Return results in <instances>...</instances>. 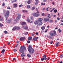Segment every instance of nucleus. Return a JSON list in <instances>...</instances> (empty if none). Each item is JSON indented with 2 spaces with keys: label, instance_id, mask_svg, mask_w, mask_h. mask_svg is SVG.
<instances>
[{
  "label": "nucleus",
  "instance_id": "bb28decb",
  "mask_svg": "<svg viewBox=\"0 0 63 63\" xmlns=\"http://www.w3.org/2000/svg\"><path fill=\"white\" fill-rule=\"evenodd\" d=\"M53 32H54V34L55 35H56V31H55L54 30L53 31Z\"/></svg>",
  "mask_w": 63,
  "mask_h": 63
},
{
  "label": "nucleus",
  "instance_id": "79ce46f5",
  "mask_svg": "<svg viewBox=\"0 0 63 63\" xmlns=\"http://www.w3.org/2000/svg\"><path fill=\"white\" fill-rule=\"evenodd\" d=\"M47 0H43V2H46Z\"/></svg>",
  "mask_w": 63,
  "mask_h": 63
},
{
  "label": "nucleus",
  "instance_id": "b1692460",
  "mask_svg": "<svg viewBox=\"0 0 63 63\" xmlns=\"http://www.w3.org/2000/svg\"><path fill=\"white\" fill-rule=\"evenodd\" d=\"M56 44H56V47H57V46H58L59 45V42H57L56 43Z\"/></svg>",
  "mask_w": 63,
  "mask_h": 63
},
{
  "label": "nucleus",
  "instance_id": "4be33fe9",
  "mask_svg": "<svg viewBox=\"0 0 63 63\" xmlns=\"http://www.w3.org/2000/svg\"><path fill=\"white\" fill-rule=\"evenodd\" d=\"M27 3L28 4H30L31 3V1H30V0H28V1Z\"/></svg>",
  "mask_w": 63,
  "mask_h": 63
},
{
  "label": "nucleus",
  "instance_id": "7c9ffc66",
  "mask_svg": "<svg viewBox=\"0 0 63 63\" xmlns=\"http://www.w3.org/2000/svg\"><path fill=\"white\" fill-rule=\"evenodd\" d=\"M48 38H49V39H53V37H51L50 36H49Z\"/></svg>",
  "mask_w": 63,
  "mask_h": 63
},
{
  "label": "nucleus",
  "instance_id": "a878e982",
  "mask_svg": "<svg viewBox=\"0 0 63 63\" xmlns=\"http://www.w3.org/2000/svg\"><path fill=\"white\" fill-rule=\"evenodd\" d=\"M3 19V18L1 16H0V20L1 21Z\"/></svg>",
  "mask_w": 63,
  "mask_h": 63
},
{
  "label": "nucleus",
  "instance_id": "72a5a7b5",
  "mask_svg": "<svg viewBox=\"0 0 63 63\" xmlns=\"http://www.w3.org/2000/svg\"><path fill=\"white\" fill-rule=\"evenodd\" d=\"M3 26V24H1L0 23V27H2Z\"/></svg>",
  "mask_w": 63,
  "mask_h": 63
},
{
  "label": "nucleus",
  "instance_id": "e433bc0d",
  "mask_svg": "<svg viewBox=\"0 0 63 63\" xmlns=\"http://www.w3.org/2000/svg\"><path fill=\"white\" fill-rule=\"evenodd\" d=\"M48 16L49 17V18H51V17L50 16V14H48Z\"/></svg>",
  "mask_w": 63,
  "mask_h": 63
},
{
  "label": "nucleus",
  "instance_id": "473e14b6",
  "mask_svg": "<svg viewBox=\"0 0 63 63\" xmlns=\"http://www.w3.org/2000/svg\"><path fill=\"white\" fill-rule=\"evenodd\" d=\"M57 12V10L56 9H55L54 10V13H56Z\"/></svg>",
  "mask_w": 63,
  "mask_h": 63
},
{
  "label": "nucleus",
  "instance_id": "8fccbe9b",
  "mask_svg": "<svg viewBox=\"0 0 63 63\" xmlns=\"http://www.w3.org/2000/svg\"><path fill=\"white\" fill-rule=\"evenodd\" d=\"M45 15V14L44 13H42V16H44Z\"/></svg>",
  "mask_w": 63,
  "mask_h": 63
},
{
  "label": "nucleus",
  "instance_id": "603ef678",
  "mask_svg": "<svg viewBox=\"0 0 63 63\" xmlns=\"http://www.w3.org/2000/svg\"><path fill=\"white\" fill-rule=\"evenodd\" d=\"M52 43H53V41H52L50 42L51 44H52Z\"/></svg>",
  "mask_w": 63,
  "mask_h": 63
},
{
  "label": "nucleus",
  "instance_id": "9d476101",
  "mask_svg": "<svg viewBox=\"0 0 63 63\" xmlns=\"http://www.w3.org/2000/svg\"><path fill=\"white\" fill-rule=\"evenodd\" d=\"M13 5L14 8H17V4H13Z\"/></svg>",
  "mask_w": 63,
  "mask_h": 63
},
{
  "label": "nucleus",
  "instance_id": "aec40b11",
  "mask_svg": "<svg viewBox=\"0 0 63 63\" xmlns=\"http://www.w3.org/2000/svg\"><path fill=\"white\" fill-rule=\"evenodd\" d=\"M49 21V22H50V23H52V22H53V21L52 19H51V20H50Z\"/></svg>",
  "mask_w": 63,
  "mask_h": 63
},
{
  "label": "nucleus",
  "instance_id": "cd10ccee",
  "mask_svg": "<svg viewBox=\"0 0 63 63\" xmlns=\"http://www.w3.org/2000/svg\"><path fill=\"white\" fill-rule=\"evenodd\" d=\"M45 29V27H41V29L42 30H44Z\"/></svg>",
  "mask_w": 63,
  "mask_h": 63
},
{
  "label": "nucleus",
  "instance_id": "58836bf2",
  "mask_svg": "<svg viewBox=\"0 0 63 63\" xmlns=\"http://www.w3.org/2000/svg\"><path fill=\"white\" fill-rule=\"evenodd\" d=\"M63 57V55H61L60 56V57L61 58H62Z\"/></svg>",
  "mask_w": 63,
  "mask_h": 63
},
{
  "label": "nucleus",
  "instance_id": "13d9d810",
  "mask_svg": "<svg viewBox=\"0 0 63 63\" xmlns=\"http://www.w3.org/2000/svg\"><path fill=\"white\" fill-rule=\"evenodd\" d=\"M47 60H49V59H50V58L49 57H48L47 58Z\"/></svg>",
  "mask_w": 63,
  "mask_h": 63
},
{
  "label": "nucleus",
  "instance_id": "9b49d317",
  "mask_svg": "<svg viewBox=\"0 0 63 63\" xmlns=\"http://www.w3.org/2000/svg\"><path fill=\"white\" fill-rule=\"evenodd\" d=\"M12 21V19H11L8 20H7V22L8 23H10V22H11V21Z\"/></svg>",
  "mask_w": 63,
  "mask_h": 63
},
{
  "label": "nucleus",
  "instance_id": "f704fd0d",
  "mask_svg": "<svg viewBox=\"0 0 63 63\" xmlns=\"http://www.w3.org/2000/svg\"><path fill=\"white\" fill-rule=\"evenodd\" d=\"M58 31L60 32H61V30H60V29H58Z\"/></svg>",
  "mask_w": 63,
  "mask_h": 63
},
{
  "label": "nucleus",
  "instance_id": "3c124183",
  "mask_svg": "<svg viewBox=\"0 0 63 63\" xmlns=\"http://www.w3.org/2000/svg\"><path fill=\"white\" fill-rule=\"evenodd\" d=\"M52 4H53V5H54V2H52Z\"/></svg>",
  "mask_w": 63,
  "mask_h": 63
},
{
  "label": "nucleus",
  "instance_id": "2f4dec72",
  "mask_svg": "<svg viewBox=\"0 0 63 63\" xmlns=\"http://www.w3.org/2000/svg\"><path fill=\"white\" fill-rule=\"evenodd\" d=\"M41 5H46V3H41Z\"/></svg>",
  "mask_w": 63,
  "mask_h": 63
},
{
  "label": "nucleus",
  "instance_id": "c9c22d12",
  "mask_svg": "<svg viewBox=\"0 0 63 63\" xmlns=\"http://www.w3.org/2000/svg\"><path fill=\"white\" fill-rule=\"evenodd\" d=\"M27 7L29 9V8H30V6L29 5H27Z\"/></svg>",
  "mask_w": 63,
  "mask_h": 63
},
{
  "label": "nucleus",
  "instance_id": "a19ab883",
  "mask_svg": "<svg viewBox=\"0 0 63 63\" xmlns=\"http://www.w3.org/2000/svg\"><path fill=\"white\" fill-rule=\"evenodd\" d=\"M27 21H28L29 22H30V19H27Z\"/></svg>",
  "mask_w": 63,
  "mask_h": 63
},
{
  "label": "nucleus",
  "instance_id": "f257e3e1",
  "mask_svg": "<svg viewBox=\"0 0 63 63\" xmlns=\"http://www.w3.org/2000/svg\"><path fill=\"white\" fill-rule=\"evenodd\" d=\"M28 50L30 54H32L34 52V49L33 48H32L31 46H29L28 47Z\"/></svg>",
  "mask_w": 63,
  "mask_h": 63
},
{
  "label": "nucleus",
  "instance_id": "20e7f679",
  "mask_svg": "<svg viewBox=\"0 0 63 63\" xmlns=\"http://www.w3.org/2000/svg\"><path fill=\"white\" fill-rule=\"evenodd\" d=\"M9 14L10 12L9 11H7L5 14H4V16L6 18V20L8 19V17Z\"/></svg>",
  "mask_w": 63,
  "mask_h": 63
},
{
  "label": "nucleus",
  "instance_id": "423d86ee",
  "mask_svg": "<svg viewBox=\"0 0 63 63\" xmlns=\"http://www.w3.org/2000/svg\"><path fill=\"white\" fill-rule=\"evenodd\" d=\"M49 19L45 18L44 19V22H48L49 21Z\"/></svg>",
  "mask_w": 63,
  "mask_h": 63
},
{
  "label": "nucleus",
  "instance_id": "338daca9",
  "mask_svg": "<svg viewBox=\"0 0 63 63\" xmlns=\"http://www.w3.org/2000/svg\"><path fill=\"white\" fill-rule=\"evenodd\" d=\"M53 16H54V17H56V15H53Z\"/></svg>",
  "mask_w": 63,
  "mask_h": 63
},
{
  "label": "nucleus",
  "instance_id": "f8f14e48",
  "mask_svg": "<svg viewBox=\"0 0 63 63\" xmlns=\"http://www.w3.org/2000/svg\"><path fill=\"white\" fill-rule=\"evenodd\" d=\"M17 30L16 27L15 26L14 27L12 30L13 31H15Z\"/></svg>",
  "mask_w": 63,
  "mask_h": 63
},
{
  "label": "nucleus",
  "instance_id": "774afa93",
  "mask_svg": "<svg viewBox=\"0 0 63 63\" xmlns=\"http://www.w3.org/2000/svg\"><path fill=\"white\" fill-rule=\"evenodd\" d=\"M63 63V62L62 61H61L59 63Z\"/></svg>",
  "mask_w": 63,
  "mask_h": 63
},
{
  "label": "nucleus",
  "instance_id": "6e6552de",
  "mask_svg": "<svg viewBox=\"0 0 63 63\" xmlns=\"http://www.w3.org/2000/svg\"><path fill=\"white\" fill-rule=\"evenodd\" d=\"M38 38H39L38 37H34L33 39L34 41H37V40H38Z\"/></svg>",
  "mask_w": 63,
  "mask_h": 63
},
{
  "label": "nucleus",
  "instance_id": "f03ea898",
  "mask_svg": "<svg viewBox=\"0 0 63 63\" xmlns=\"http://www.w3.org/2000/svg\"><path fill=\"white\" fill-rule=\"evenodd\" d=\"M24 50H26V48L25 46H21L20 49L19 50V51L21 53H23L24 52Z\"/></svg>",
  "mask_w": 63,
  "mask_h": 63
},
{
  "label": "nucleus",
  "instance_id": "412c9836",
  "mask_svg": "<svg viewBox=\"0 0 63 63\" xmlns=\"http://www.w3.org/2000/svg\"><path fill=\"white\" fill-rule=\"evenodd\" d=\"M17 30H18L20 29V28L19 27H16Z\"/></svg>",
  "mask_w": 63,
  "mask_h": 63
},
{
  "label": "nucleus",
  "instance_id": "ddd939ff",
  "mask_svg": "<svg viewBox=\"0 0 63 63\" xmlns=\"http://www.w3.org/2000/svg\"><path fill=\"white\" fill-rule=\"evenodd\" d=\"M20 16L19 15H18L17 17V18H16V19L17 20H19V19H20Z\"/></svg>",
  "mask_w": 63,
  "mask_h": 63
},
{
  "label": "nucleus",
  "instance_id": "4d7b16f0",
  "mask_svg": "<svg viewBox=\"0 0 63 63\" xmlns=\"http://www.w3.org/2000/svg\"><path fill=\"white\" fill-rule=\"evenodd\" d=\"M57 20H60V18H59L57 17Z\"/></svg>",
  "mask_w": 63,
  "mask_h": 63
},
{
  "label": "nucleus",
  "instance_id": "6e6d98bb",
  "mask_svg": "<svg viewBox=\"0 0 63 63\" xmlns=\"http://www.w3.org/2000/svg\"><path fill=\"white\" fill-rule=\"evenodd\" d=\"M60 25H63V23H61V24H60Z\"/></svg>",
  "mask_w": 63,
  "mask_h": 63
},
{
  "label": "nucleus",
  "instance_id": "2eb2a0df",
  "mask_svg": "<svg viewBox=\"0 0 63 63\" xmlns=\"http://www.w3.org/2000/svg\"><path fill=\"white\" fill-rule=\"evenodd\" d=\"M24 40V38L23 37H22L20 39V41H23Z\"/></svg>",
  "mask_w": 63,
  "mask_h": 63
},
{
  "label": "nucleus",
  "instance_id": "f3484780",
  "mask_svg": "<svg viewBox=\"0 0 63 63\" xmlns=\"http://www.w3.org/2000/svg\"><path fill=\"white\" fill-rule=\"evenodd\" d=\"M50 35V36H55V35H54V33H49Z\"/></svg>",
  "mask_w": 63,
  "mask_h": 63
},
{
  "label": "nucleus",
  "instance_id": "c85d7f7f",
  "mask_svg": "<svg viewBox=\"0 0 63 63\" xmlns=\"http://www.w3.org/2000/svg\"><path fill=\"white\" fill-rule=\"evenodd\" d=\"M35 8H36V7H33L32 8V10H34V9H35Z\"/></svg>",
  "mask_w": 63,
  "mask_h": 63
},
{
  "label": "nucleus",
  "instance_id": "7ed1b4c3",
  "mask_svg": "<svg viewBox=\"0 0 63 63\" xmlns=\"http://www.w3.org/2000/svg\"><path fill=\"white\" fill-rule=\"evenodd\" d=\"M37 14L35 12L33 13L32 14L33 16H34V17H38V16H40V14H39V13H40L39 12L37 11Z\"/></svg>",
  "mask_w": 63,
  "mask_h": 63
},
{
  "label": "nucleus",
  "instance_id": "de8ad7c7",
  "mask_svg": "<svg viewBox=\"0 0 63 63\" xmlns=\"http://www.w3.org/2000/svg\"><path fill=\"white\" fill-rule=\"evenodd\" d=\"M48 7H47L46 9V11H48Z\"/></svg>",
  "mask_w": 63,
  "mask_h": 63
},
{
  "label": "nucleus",
  "instance_id": "dca6fc26",
  "mask_svg": "<svg viewBox=\"0 0 63 63\" xmlns=\"http://www.w3.org/2000/svg\"><path fill=\"white\" fill-rule=\"evenodd\" d=\"M5 50H4V49H3L2 50L1 52V53H2L3 54L5 52Z\"/></svg>",
  "mask_w": 63,
  "mask_h": 63
},
{
  "label": "nucleus",
  "instance_id": "a18cd8bd",
  "mask_svg": "<svg viewBox=\"0 0 63 63\" xmlns=\"http://www.w3.org/2000/svg\"><path fill=\"white\" fill-rule=\"evenodd\" d=\"M2 6H5V3L3 2L2 4Z\"/></svg>",
  "mask_w": 63,
  "mask_h": 63
},
{
  "label": "nucleus",
  "instance_id": "69168bd1",
  "mask_svg": "<svg viewBox=\"0 0 63 63\" xmlns=\"http://www.w3.org/2000/svg\"><path fill=\"white\" fill-rule=\"evenodd\" d=\"M47 30L46 31H45V32L46 33L47 32Z\"/></svg>",
  "mask_w": 63,
  "mask_h": 63
},
{
  "label": "nucleus",
  "instance_id": "0e129e2a",
  "mask_svg": "<svg viewBox=\"0 0 63 63\" xmlns=\"http://www.w3.org/2000/svg\"><path fill=\"white\" fill-rule=\"evenodd\" d=\"M3 12L4 13H5V12H6V11L3 10Z\"/></svg>",
  "mask_w": 63,
  "mask_h": 63
},
{
  "label": "nucleus",
  "instance_id": "680f3d73",
  "mask_svg": "<svg viewBox=\"0 0 63 63\" xmlns=\"http://www.w3.org/2000/svg\"><path fill=\"white\" fill-rule=\"evenodd\" d=\"M13 60H16V58H13Z\"/></svg>",
  "mask_w": 63,
  "mask_h": 63
},
{
  "label": "nucleus",
  "instance_id": "c756f323",
  "mask_svg": "<svg viewBox=\"0 0 63 63\" xmlns=\"http://www.w3.org/2000/svg\"><path fill=\"white\" fill-rule=\"evenodd\" d=\"M21 56L22 57H23V56H25V55H24V53H22L21 55Z\"/></svg>",
  "mask_w": 63,
  "mask_h": 63
},
{
  "label": "nucleus",
  "instance_id": "bf43d9fd",
  "mask_svg": "<svg viewBox=\"0 0 63 63\" xmlns=\"http://www.w3.org/2000/svg\"><path fill=\"white\" fill-rule=\"evenodd\" d=\"M55 9V8H52V11H54V10Z\"/></svg>",
  "mask_w": 63,
  "mask_h": 63
},
{
  "label": "nucleus",
  "instance_id": "49530a36",
  "mask_svg": "<svg viewBox=\"0 0 63 63\" xmlns=\"http://www.w3.org/2000/svg\"><path fill=\"white\" fill-rule=\"evenodd\" d=\"M14 52H16V51H17V50H16V49H14L13 50Z\"/></svg>",
  "mask_w": 63,
  "mask_h": 63
},
{
  "label": "nucleus",
  "instance_id": "6ab92c4d",
  "mask_svg": "<svg viewBox=\"0 0 63 63\" xmlns=\"http://www.w3.org/2000/svg\"><path fill=\"white\" fill-rule=\"evenodd\" d=\"M38 23H39V22L38 21H35V22H34V23L35 24H38Z\"/></svg>",
  "mask_w": 63,
  "mask_h": 63
},
{
  "label": "nucleus",
  "instance_id": "ea45409f",
  "mask_svg": "<svg viewBox=\"0 0 63 63\" xmlns=\"http://www.w3.org/2000/svg\"><path fill=\"white\" fill-rule=\"evenodd\" d=\"M4 32L5 34H7V33H8V32H7L6 31H4Z\"/></svg>",
  "mask_w": 63,
  "mask_h": 63
},
{
  "label": "nucleus",
  "instance_id": "4c0bfd02",
  "mask_svg": "<svg viewBox=\"0 0 63 63\" xmlns=\"http://www.w3.org/2000/svg\"><path fill=\"white\" fill-rule=\"evenodd\" d=\"M41 61H44V60H45V59H44V58H41Z\"/></svg>",
  "mask_w": 63,
  "mask_h": 63
},
{
  "label": "nucleus",
  "instance_id": "4468645a",
  "mask_svg": "<svg viewBox=\"0 0 63 63\" xmlns=\"http://www.w3.org/2000/svg\"><path fill=\"white\" fill-rule=\"evenodd\" d=\"M46 55H45L43 56V58L45 59V60H47V58L46 57Z\"/></svg>",
  "mask_w": 63,
  "mask_h": 63
},
{
  "label": "nucleus",
  "instance_id": "052dcab7",
  "mask_svg": "<svg viewBox=\"0 0 63 63\" xmlns=\"http://www.w3.org/2000/svg\"><path fill=\"white\" fill-rule=\"evenodd\" d=\"M17 1V0H14V2H16Z\"/></svg>",
  "mask_w": 63,
  "mask_h": 63
},
{
  "label": "nucleus",
  "instance_id": "0eeeda50",
  "mask_svg": "<svg viewBox=\"0 0 63 63\" xmlns=\"http://www.w3.org/2000/svg\"><path fill=\"white\" fill-rule=\"evenodd\" d=\"M21 24L23 25V26H24L25 25H26V23L25 22H22Z\"/></svg>",
  "mask_w": 63,
  "mask_h": 63
},
{
  "label": "nucleus",
  "instance_id": "39448f33",
  "mask_svg": "<svg viewBox=\"0 0 63 63\" xmlns=\"http://www.w3.org/2000/svg\"><path fill=\"white\" fill-rule=\"evenodd\" d=\"M22 28L25 30H27L28 29V26H27V25H25V26H22Z\"/></svg>",
  "mask_w": 63,
  "mask_h": 63
},
{
  "label": "nucleus",
  "instance_id": "1a4fd4ad",
  "mask_svg": "<svg viewBox=\"0 0 63 63\" xmlns=\"http://www.w3.org/2000/svg\"><path fill=\"white\" fill-rule=\"evenodd\" d=\"M38 21H39V22H41L43 20V18H39L38 19Z\"/></svg>",
  "mask_w": 63,
  "mask_h": 63
},
{
  "label": "nucleus",
  "instance_id": "37998d69",
  "mask_svg": "<svg viewBox=\"0 0 63 63\" xmlns=\"http://www.w3.org/2000/svg\"><path fill=\"white\" fill-rule=\"evenodd\" d=\"M7 10H8L9 9V10H10L11 9V8L10 7H7Z\"/></svg>",
  "mask_w": 63,
  "mask_h": 63
},
{
  "label": "nucleus",
  "instance_id": "5fc2aeb1",
  "mask_svg": "<svg viewBox=\"0 0 63 63\" xmlns=\"http://www.w3.org/2000/svg\"><path fill=\"white\" fill-rule=\"evenodd\" d=\"M38 32H36L35 33V34L36 35H38Z\"/></svg>",
  "mask_w": 63,
  "mask_h": 63
},
{
  "label": "nucleus",
  "instance_id": "a211bd4d",
  "mask_svg": "<svg viewBox=\"0 0 63 63\" xmlns=\"http://www.w3.org/2000/svg\"><path fill=\"white\" fill-rule=\"evenodd\" d=\"M28 40L30 41H31L32 40V37H29L28 38Z\"/></svg>",
  "mask_w": 63,
  "mask_h": 63
},
{
  "label": "nucleus",
  "instance_id": "c03bdc74",
  "mask_svg": "<svg viewBox=\"0 0 63 63\" xmlns=\"http://www.w3.org/2000/svg\"><path fill=\"white\" fill-rule=\"evenodd\" d=\"M27 43H30V41H29V40H28L27 41Z\"/></svg>",
  "mask_w": 63,
  "mask_h": 63
},
{
  "label": "nucleus",
  "instance_id": "e2e57ef3",
  "mask_svg": "<svg viewBox=\"0 0 63 63\" xmlns=\"http://www.w3.org/2000/svg\"><path fill=\"white\" fill-rule=\"evenodd\" d=\"M19 43V41H17L16 42V43L17 44H18V43Z\"/></svg>",
  "mask_w": 63,
  "mask_h": 63
},
{
  "label": "nucleus",
  "instance_id": "393cba45",
  "mask_svg": "<svg viewBox=\"0 0 63 63\" xmlns=\"http://www.w3.org/2000/svg\"><path fill=\"white\" fill-rule=\"evenodd\" d=\"M42 22H40L38 24V25L40 26V25H42Z\"/></svg>",
  "mask_w": 63,
  "mask_h": 63
},
{
  "label": "nucleus",
  "instance_id": "5701e85b",
  "mask_svg": "<svg viewBox=\"0 0 63 63\" xmlns=\"http://www.w3.org/2000/svg\"><path fill=\"white\" fill-rule=\"evenodd\" d=\"M27 56L28 57H31V55H30V54H27Z\"/></svg>",
  "mask_w": 63,
  "mask_h": 63
},
{
  "label": "nucleus",
  "instance_id": "09e8293b",
  "mask_svg": "<svg viewBox=\"0 0 63 63\" xmlns=\"http://www.w3.org/2000/svg\"><path fill=\"white\" fill-rule=\"evenodd\" d=\"M38 2H35V4L36 5H38Z\"/></svg>",
  "mask_w": 63,
  "mask_h": 63
},
{
  "label": "nucleus",
  "instance_id": "864d4df0",
  "mask_svg": "<svg viewBox=\"0 0 63 63\" xmlns=\"http://www.w3.org/2000/svg\"><path fill=\"white\" fill-rule=\"evenodd\" d=\"M32 36H34V35H35V34H33V33H32Z\"/></svg>",
  "mask_w": 63,
  "mask_h": 63
}]
</instances>
